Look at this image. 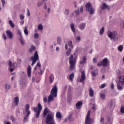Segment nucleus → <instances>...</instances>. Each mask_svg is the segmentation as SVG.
<instances>
[{
  "label": "nucleus",
  "instance_id": "29",
  "mask_svg": "<svg viewBox=\"0 0 124 124\" xmlns=\"http://www.w3.org/2000/svg\"><path fill=\"white\" fill-rule=\"evenodd\" d=\"M58 45H62V38L58 37L57 38Z\"/></svg>",
  "mask_w": 124,
  "mask_h": 124
},
{
  "label": "nucleus",
  "instance_id": "18",
  "mask_svg": "<svg viewBox=\"0 0 124 124\" xmlns=\"http://www.w3.org/2000/svg\"><path fill=\"white\" fill-rule=\"evenodd\" d=\"M6 34L7 36H8V38H9V39H12V37L13 36V33L12 32L9 30H8L6 31Z\"/></svg>",
  "mask_w": 124,
  "mask_h": 124
},
{
  "label": "nucleus",
  "instance_id": "17",
  "mask_svg": "<svg viewBox=\"0 0 124 124\" xmlns=\"http://www.w3.org/2000/svg\"><path fill=\"white\" fill-rule=\"evenodd\" d=\"M119 80L118 83H120L124 85V76H121L118 78Z\"/></svg>",
  "mask_w": 124,
  "mask_h": 124
},
{
  "label": "nucleus",
  "instance_id": "59",
  "mask_svg": "<svg viewBox=\"0 0 124 124\" xmlns=\"http://www.w3.org/2000/svg\"><path fill=\"white\" fill-rule=\"evenodd\" d=\"M11 120H12L13 122H15L16 121L15 118L12 116L11 117Z\"/></svg>",
  "mask_w": 124,
  "mask_h": 124
},
{
  "label": "nucleus",
  "instance_id": "22",
  "mask_svg": "<svg viewBox=\"0 0 124 124\" xmlns=\"http://www.w3.org/2000/svg\"><path fill=\"white\" fill-rule=\"evenodd\" d=\"M83 103L81 101H78L77 102V103L76 104V108L77 109H80L81 107H82Z\"/></svg>",
  "mask_w": 124,
  "mask_h": 124
},
{
  "label": "nucleus",
  "instance_id": "41",
  "mask_svg": "<svg viewBox=\"0 0 124 124\" xmlns=\"http://www.w3.org/2000/svg\"><path fill=\"white\" fill-rule=\"evenodd\" d=\"M91 74L93 77H95V76H96V74H97V73H95V71H94L92 72Z\"/></svg>",
  "mask_w": 124,
  "mask_h": 124
},
{
  "label": "nucleus",
  "instance_id": "24",
  "mask_svg": "<svg viewBox=\"0 0 124 124\" xmlns=\"http://www.w3.org/2000/svg\"><path fill=\"white\" fill-rule=\"evenodd\" d=\"M86 62H87V57L84 56L82 58V61H80L79 63L80 64H83V63H86Z\"/></svg>",
  "mask_w": 124,
  "mask_h": 124
},
{
  "label": "nucleus",
  "instance_id": "31",
  "mask_svg": "<svg viewBox=\"0 0 124 124\" xmlns=\"http://www.w3.org/2000/svg\"><path fill=\"white\" fill-rule=\"evenodd\" d=\"M56 117L58 119H62V114H61V112H57Z\"/></svg>",
  "mask_w": 124,
  "mask_h": 124
},
{
  "label": "nucleus",
  "instance_id": "23",
  "mask_svg": "<svg viewBox=\"0 0 124 124\" xmlns=\"http://www.w3.org/2000/svg\"><path fill=\"white\" fill-rule=\"evenodd\" d=\"M93 94H94V93L93 92V88H91L89 89V96L90 97H93Z\"/></svg>",
  "mask_w": 124,
  "mask_h": 124
},
{
  "label": "nucleus",
  "instance_id": "15",
  "mask_svg": "<svg viewBox=\"0 0 124 124\" xmlns=\"http://www.w3.org/2000/svg\"><path fill=\"white\" fill-rule=\"evenodd\" d=\"M124 84H123L120 82H117V89L119 91H123L124 90Z\"/></svg>",
  "mask_w": 124,
  "mask_h": 124
},
{
  "label": "nucleus",
  "instance_id": "60",
  "mask_svg": "<svg viewBox=\"0 0 124 124\" xmlns=\"http://www.w3.org/2000/svg\"><path fill=\"white\" fill-rule=\"evenodd\" d=\"M9 67H12V62H9Z\"/></svg>",
  "mask_w": 124,
  "mask_h": 124
},
{
  "label": "nucleus",
  "instance_id": "8",
  "mask_svg": "<svg viewBox=\"0 0 124 124\" xmlns=\"http://www.w3.org/2000/svg\"><path fill=\"white\" fill-rule=\"evenodd\" d=\"M107 35L108 37L110 38V39L115 40L117 35V32H112V31H108L107 32Z\"/></svg>",
  "mask_w": 124,
  "mask_h": 124
},
{
  "label": "nucleus",
  "instance_id": "12",
  "mask_svg": "<svg viewBox=\"0 0 124 124\" xmlns=\"http://www.w3.org/2000/svg\"><path fill=\"white\" fill-rule=\"evenodd\" d=\"M86 80V75L85 74V71H83L81 72V78L79 79V82H82L83 81Z\"/></svg>",
  "mask_w": 124,
  "mask_h": 124
},
{
  "label": "nucleus",
  "instance_id": "53",
  "mask_svg": "<svg viewBox=\"0 0 124 124\" xmlns=\"http://www.w3.org/2000/svg\"><path fill=\"white\" fill-rule=\"evenodd\" d=\"M27 15L28 16H31V12H30V10H29V9H27Z\"/></svg>",
  "mask_w": 124,
  "mask_h": 124
},
{
  "label": "nucleus",
  "instance_id": "49",
  "mask_svg": "<svg viewBox=\"0 0 124 124\" xmlns=\"http://www.w3.org/2000/svg\"><path fill=\"white\" fill-rule=\"evenodd\" d=\"M110 89L111 90H114V89H115V85H114V84H111V85H110Z\"/></svg>",
  "mask_w": 124,
  "mask_h": 124
},
{
  "label": "nucleus",
  "instance_id": "50",
  "mask_svg": "<svg viewBox=\"0 0 124 124\" xmlns=\"http://www.w3.org/2000/svg\"><path fill=\"white\" fill-rule=\"evenodd\" d=\"M76 39L78 40V41H80V40H81V37H80V36H78Z\"/></svg>",
  "mask_w": 124,
  "mask_h": 124
},
{
  "label": "nucleus",
  "instance_id": "44",
  "mask_svg": "<svg viewBox=\"0 0 124 124\" xmlns=\"http://www.w3.org/2000/svg\"><path fill=\"white\" fill-rule=\"evenodd\" d=\"M67 100L69 103H70L71 100H72V97H71L70 96H68Z\"/></svg>",
  "mask_w": 124,
  "mask_h": 124
},
{
  "label": "nucleus",
  "instance_id": "57",
  "mask_svg": "<svg viewBox=\"0 0 124 124\" xmlns=\"http://www.w3.org/2000/svg\"><path fill=\"white\" fill-rule=\"evenodd\" d=\"M83 6H81L80 8V12L82 13H83Z\"/></svg>",
  "mask_w": 124,
  "mask_h": 124
},
{
  "label": "nucleus",
  "instance_id": "21",
  "mask_svg": "<svg viewBox=\"0 0 124 124\" xmlns=\"http://www.w3.org/2000/svg\"><path fill=\"white\" fill-rule=\"evenodd\" d=\"M78 28L81 31H83L85 29V28H86V23H82L79 24Z\"/></svg>",
  "mask_w": 124,
  "mask_h": 124
},
{
  "label": "nucleus",
  "instance_id": "10",
  "mask_svg": "<svg viewBox=\"0 0 124 124\" xmlns=\"http://www.w3.org/2000/svg\"><path fill=\"white\" fill-rule=\"evenodd\" d=\"M18 34L19 35L20 38H19V40L20 41V43L21 45H25V41L23 40V36L22 35V32L20 30H18Z\"/></svg>",
  "mask_w": 124,
  "mask_h": 124
},
{
  "label": "nucleus",
  "instance_id": "7",
  "mask_svg": "<svg viewBox=\"0 0 124 124\" xmlns=\"http://www.w3.org/2000/svg\"><path fill=\"white\" fill-rule=\"evenodd\" d=\"M109 64V61L108 60V59L107 58H105L103 59V61L101 62H99L97 64L98 66H104L105 67H106L107 65Z\"/></svg>",
  "mask_w": 124,
  "mask_h": 124
},
{
  "label": "nucleus",
  "instance_id": "33",
  "mask_svg": "<svg viewBox=\"0 0 124 124\" xmlns=\"http://www.w3.org/2000/svg\"><path fill=\"white\" fill-rule=\"evenodd\" d=\"M104 31H105V29L104 28V27H102L100 30V32H99L100 34H101V35L103 34V33H104Z\"/></svg>",
  "mask_w": 124,
  "mask_h": 124
},
{
  "label": "nucleus",
  "instance_id": "14",
  "mask_svg": "<svg viewBox=\"0 0 124 124\" xmlns=\"http://www.w3.org/2000/svg\"><path fill=\"white\" fill-rule=\"evenodd\" d=\"M27 75L28 77L31 76V67L29 65L27 68Z\"/></svg>",
  "mask_w": 124,
  "mask_h": 124
},
{
  "label": "nucleus",
  "instance_id": "11",
  "mask_svg": "<svg viewBox=\"0 0 124 124\" xmlns=\"http://www.w3.org/2000/svg\"><path fill=\"white\" fill-rule=\"evenodd\" d=\"M48 113H50V110H49V108H48L46 107L44 110L43 114V118H45L46 116H47V114Z\"/></svg>",
  "mask_w": 124,
  "mask_h": 124
},
{
  "label": "nucleus",
  "instance_id": "54",
  "mask_svg": "<svg viewBox=\"0 0 124 124\" xmlns=\"http://www.w3.org/2000/svg\"><path fill=\"white\" fill-rule=\"evenodd\" d=\"M2 4V6H4V4H5V0H1Z\"/></svg>",
  "mask_w": 124,
  "mask_h": 124
},
{
  "label": "nucleus",
  "instance_id": "3",
  "mask_svg": "<svg viewBox=\"0 0 124 124\" xmlns=\"http://www.w3.org/2000/svg\"><path fill=\"white\" fill-rule=\"evenodd\" d=\"M24 115H25L24 118V122H27L28 118L31 115V110H30V105L26 104L25 107L24 111H23Z\"/></svg>",
  "mask_w": 124,
  "mask_h": 124
},
{
  "label": "nucleus",
  "instance_id": "4",
  "mask_svg": "<svg viewBox=\"0 0 124 124\" xmlns=\"http://www.w3.org/2000/svg\"><path fill=\"white\" fill-rule=\"evenodd\" d=\"M46 124H56L54 120V115L51 113L48 114L46 118Z\"/></svg>",
  "mask_w": 124,
  "mask_h": 124
},
{
  "label": "nucleus",
  "instance_id": "47",
  "mask_svg": "<svg viewBox=\"0 0 124 124\" xmlns=\"http://www.w3.org/2000/svg\"><path fill=\"white\" fill-rule=\"evenodd\" d=\"M75 13L77 14V15H80V12H79V9L78 10L75 11Z\"/></svg>",
  "mask_w": 124,
  "mask_h": 124
},
{
  "label": "nucleus",
  "instance_id": "42",
  "mask_svg": "<svg viewBox=\"0 0 124 124\" xmlns=\"http://www.w3.org/2000/svg\"><path fill=\"white\" fill-rule=\"evenodd\" d=\"M38 37H39V34H38V33H36L34 34V38H35V39H37Z\"/></svg>",
  "mask_w": 124,
  "mask_h": 124
},
{
  "label": "nucleus",
  "instance_id": "62",
  "mask_svg": "<svg viewBox=\"0 0 124 124\" xmlns=\"http://www.w3.org/2000/svg\"><path fill=\"white\" fill-rule=\"evenodd\" d=\"M97 62V60L95 58L93 59V62Z\"/></svg>",
  "mask_w": 124,
  "mask_h": 124
},
{
  "label": "nucleus",
  "instance_id": "35",
  "mask_svg": "<svg viewBox=\"0 0 124 124\" xmlns=\"http://www.w3.org/2000/svg\"><path fill=\"white\" fill-rule=\"evenodd\" d=\"M100 96L101 98L102 99H103V100H104V99H105L106 95L104 93H101L100 95Z\"/></svg>",
  "mask_w": 124,
  "mask_h": 124
},
{
  "label": "nucleus",
  "instance_id": "30",
  "mask_svg": "<svg viewBox=\"0 0 124 124\" xmlns=\"http://www.w3.org/2000/svg\"><path fill=\"white\" fill-rule=\"evenodd\" d=\"M108 7V5L106 4V3H104L102 5V6L101 7V10H104V9H106Z\"/></svg>",
  "mask_w": 124,
  "mask_h": 124
},
{
  "label": "nucleus",
  "instance_id": "64",
  "mask_svg": "<svg viewBox=\"0 0 124 124\" xmlns=\"http://www.w3.org/2000/svg\"><path fill=\"white\" fill-rule=\"evenodd\" d=\"M44 9H47V5H46V3H45Z\"/></svg>",
  "mask_w": 124,
  "mask_h": 124
},
{
  "label": "nucleus",
  "instance_id": "58",
  "mask_svg": "<svg viewBox=\"0 0 124 124\" xmlns=\"http://www.w3.org/2000/svg\"><path fill=\"white\" fill-rule=\"evenodd\" d=\"M69 93H70L71 92V86L69 85L68 86V90Z\"/></svg>",
  "mask_w": 124,
  "mask_h": 124
},
{
  "label": "nucleus",
  "instance_id": "34",
  "mask_svg": "<svg viewBox=\"0 0 124 124\" xmlns=\"http://www.w3.org/2000/svg\"><path fill=\"white\" fill-rule=\"evenodd\" d=\"M9 24L10 26H11V28H14L15 27V25H14V23L12 22V20H9Z\"/></svg>",
  "mask_w": 124,
  "mask_h": 124
},
{
  "label": "nucleus",
  "instance_id": "51",
  "mask_svg": "<svg viewBox=\"0 0 124 124\" xmlns=\"http://www.w3.org/2000/svg\"><path fill=\"white\" fill-rule=\"evenodd\" d=\"M2 37L4 39V40H6V39H7V38L6 37V35H5V34H3L2 35Z\"/></svg>",
  "mask_w": 124,
  "mask_h": 124
},
{
  "label": "nucleus",
  "instance_id": "1",
  "mask_svg": "<svg viewBox=\"0 0 124 124\" xmlns=\"http://www.w3.org/2000/svg\"><path fill=\"white\" fill-rule=\"evenodd\" d=\"M58 96V87L55 84L50 91V94L48 97L47 103L49 104L50 101H54L55 97Z\"/></svg>",
  "mask_w": 124,
  "mask_h": 124
},
{
  "label": "nucleus",
  "instance_id": "61",
  "mask_svg": "<svg viewBox=\"0 0 124 124\" xmlns=\"http://www.w3.org/2000/svg\"><path fill=\"white\" fill-rule=\"evenodd\" d=\"M18 63L19 64H21V63H22V60H21V59H19L18 60Z\"/></svg>",
  "mask_w": 124,
  "mask_h": 124
},
{
  "label": "nucleus",
  "instance_id": "2",
  "mask_svg": "<svg viewBox=\"0 0 124 124\" xmlns=\"http://www.w3.org/2000/svg\"><path fill=\"white\" fill-rule=\"evenodd\" d=\"M76 59L77 57L73 59V55H71L69 58V63L70 64L69 69L71 71H72L75 67V64H76Z\"/></svg>",
  "mask_w": 124,
  "mask_h": 124
},
{
  "label": "nucleus",
  "instance_id": "38",
  "mask_svg": "<svg viewBox=\"0 0 124 124\" xmlns=\"http://www.w3.org/2000/svg\"><path fill=\"white\" fill-rule=\"evenodd\" d=\"M123 49H124V46H119L118 47V51H120V52H122L123 51Z\"/></svg>",
  "mask_w": 124,
  "mask_h": 124
},
{
  "label": "nucleus",
  "instance_id": "26",
  "mask_svg": "<svg viewBox=\"0 0 124 124\" xmlns=\"http://www.w3.org/2000/svg\"><path fill=\"white\" fill-rule=\"evenodd\" d=\"M70 28L71 31H73V33H75V26L74 23H71L70 25Z\"/></svg>",
  "mask_w": 124,
  "mask_h": 124
},
{
  "label": "nucleus",
  "instance_id": "55",
  "mask_svg": "<svg viewBox=\"0 0 124 124\" xmlns=\"http://www.w3.org/2000/svg\"><path fill=\"white\" fill-rule=\"evenodd\" d=\"M105 88V84L103 83L100 86V89H104Z\"/></svg>",
  "mask_w": 124,
  "mask_h": 124
},
{
  "label": "nucleus",
  "instance_id": "56",
  "mask_svg": "<svg viewBox=\"0 0 124 124\" xmlns=\"http://www.w3.org/2000/svg\"><path fill=\"white\" fill-rule=\"evenodd\" d=\"M43 100H44V102L45 103H46V102H47V97H44L43 98Z\"/></svg>",
  "mask_w": 124,
  "mask_h": 124
},
{
  "label": "nucleus",
  "instance_id": "48",
  "mask_svg": "<svg viewBox=\"0 0 124 124\" xmlns=\"http://www.w3.org/2000/svg\"><path fill=\"white\" fill-rule=\"evenodd\" d=\"M36 66H38V67L40 68V67H41V64H40V62H37Z\"/></svg>",
  "mask_w": 124,
  "mask_h": 124
},
{
  "label": "nucleus",
  "instance_id": "20",
  "mask_svg": "<svg viewBox=\"0 0 124 124\" xmlns=\"http://www.w3.org/2000/svg\"><path fill=\"white\" fill-rule=\"evenodd\" d=\"M35 50H36V47H35V46H33V45H31V46L30 48H29V52L30 53H32V52H34Z\"/></svg>",
  "mask_w": 124,
  "mask_h": 124
},
{
  "label": "nucleus",
  "instance_id": "13",
  "mask_svg": "<svg viewBox=\"0 0 124 124\" xmlns=\"http://www.w3.org/2000/svg\"><path fill=\"white\" fill-rule=\"evenodd\" d=\"M67 46H69V47H70V48H73V45L72 44V41H69L67 42V44H65V50H67V49H68V47H67Z\"/></svg>",
  "mask_w": 124,
  "mask_h": 124
},
{
  "label": "nucleus",
  "instance_id": "52",
  "mask_svg": "<svg viewBox=\"0 0 124 124\" xmlns=\"http://www.w3.org/2000/svg\"><path fill=\"white\" fill-rule=\"evenodd\" d=\"M41 4H43V2H41L37 3V6L38 7H40L41 6Z\"/></svg>",
  "mask_w": 124,
  "mask_h": 124
},
{
  "label": "nucleus",
  "instance_id": "43",
  "mask_svg": "<svg viewBox=\"0 0 124 124\" xmlns=\"http://www.w3.org/2000/svg\"><path fill=\"white\" fill-rule=\"evenodd\" d=\"M120 112H121L122 114H124V106H122L121 107Z\"/></svg>",
  "mask_w": 124,
  "mask_h": 124
},
{
  "label": "nucleus",
  "instance_id": "19",
  "mask_svg": "<svg viewBox=\"0 0 124 124\" xmlns=\"http://www.w3.org/2000/svg\"><path fill=\"white\" fill-rule=\"evenodd\" d=\"M14 106H18L19 104V97H16L14 99Z\"/></svg>",
  "mask_w": 124,
  "mask_h": 124
},
{
  "label": "nucleus",
  "instance_id": "28",
  "mask_svg": "<svg viewBox=\"0 0 124 124\" xmlns=\"http://www.w3.org/2000/svg\"><path fill=\"white\" fill-rule=\"evenodd\" d=\"M69 79L70 80H71V81H73V79H74V73H72L69 77Z\"/></svg>",
  "mask_w": 124,
  "mask_h": 124
},
{
  "label": "nucleus",
  "instance_id": "25",
  "mask_svg": "<svg viewBox=\"0 0 124 124\" xmlns=\"http://www.w3.org/2000/svg\"><path fill=\"white\" fill-rule=\"evenodd\" d=\"M49 79L50 83H52L54 80V74H53L52 73L50 74L49 77Z\"/></svg>",
  "mask_w": 124,
  "mask_h": 124
},
{
  "label": "nucleus",
  "instance_id": "36",
  "mask_svg": "<svg viewBox=\"0 0 124 124\" xmlns=\"http://www.w3.org/2000/svg\"><path fill=\"white\" fill-rule=\"evenodd\" d=\"M38 30H39V31H42V30H43V26H42V24H39L38 26Z\"/></svg>",
  "mask_w": 124,
  "mask_h": 124
},
{
  "label": "nucleus",
  "instance_id": "40",
  "mask_svg": "<svg viewBox=\"0 0 124 124\" xmlns=\"http://www.w3.org/2000/svg\"><path fill=\"white\" fill-rule=\"evenodd\" d=\"M71 48H69L68 49V51L66 52V55L68 56L69 55H70V53L71 52Z\"/></svg>",
  "mask_w": 124,
  "mask_h": 124
},
{
  "label": "nucleus",
  "instance_id": "5",
  "mask_svg": "<svg viewBox=\"0 0 124 124\" xmlns=\"http://www.w3.org/2000/svg\"><path fill=\"white\" fill-rule=\"evenodd\" d=\"M86 10L89 12L90 15H93V14H94L95 12V9L93 8L92 6V4L90 2H88L85 5Z\"/></svg>",
  "mask_w": 124,
  "mask_h": 124
},
{
  "label": "nucleus",
  "instance_id": "9",
  "mask_svg": "<svg viewBox=\"0 0 124 124\" xmlns=\"http://www.w3.org/2000/svg\"><path fill=\"white\" fill-rule=\"evenodd\" d=\"M91 115V111L89 110L87 116L85 119V124H93V119L90 118V116Z\"/></svg>",
  "mask_w": 124,
  "mask_h": 124
},
{
  "label": "nucleus",
  "instance_id": "27",
  "mask_svg": "<svg viewBox=\"0 0 124 124\" xmlns=\"http://www.w3.org/2000/svg\"><path fill=\"white\" fill-rule=\"evenodd\" d=\"M5 90H6V91H9V90H10V89L11 88V86H10V84H9L8 83H5Z\"/></svg>",
  "mask_w": 124,
  "mask_h": 124
},
{
  "label": "nucleus",
  "instance_id": "16",
  "mask_svg": "<svg viewBox=\"0 0 124 124\" xmlns=\"http://www.w3.org/2000/svg\"><path fill=\"white\" fill-rule=\"evenodd\" d=\"M33 111L36 112L35 116L37 119H38L39 118V115H40V110H37V107H35L33 108Z\"/></svg>",
  "mask_w": 124,
  "mask_h": 124
},
{
  "label": "nucleus",
  "instance_id": "39",
  "mask_svg": "<svg viewBox=\"0 0 124 124\" xmlns=\"http://www.w3.org/2000/svg\"><path fill=\"white\" fill-rule=\"evenodd\" d=\"M24 32L26 35H28L29 34V31L27 29V27H25L24 30Z\"/></svg>",
  "mask_w": 124,
  "mask_h": 124
},
{
  "label": "nucleus",
  "instance_id": "46",
  "mask_svg": "<svg viewBox=\"0 0 124 124\" xmlns=\"http://www.w3.org/2000/svg\"><path fill=\"white\" fill-rule=\"evenodd\" d=\"M19 17H20V20H24V19H25V16H24V15L22 14L20 15Z\"/></svg>",
  "mask_w": 124,
  "mask_h": 124
},
{
  "label": "nucleus",
  "instance_id": "45",
  "mask_svg": "<svg viewBox=\"0 0 124 124\" xmlns=\"http://www.w3.org/2000/svg\"><path fill=\"white\" fill-rule=\"evenodd\" d=\"M68 119L70 122L73 121L74 120L73 118H72V116L71 115L68 116Z\"/></svg>",
  "mask_w": 124,
  "mask_h": 124
},
{
  "label": "nucleus",
  "instance_id": "6",
  "mask_svg": "<svg viewBox=\"0 0 124 124\" xmlns=\"http://www.w3.org/2000/svg\"><path fill=\"white\" fill-rule=\"evenodd\" d=\"M39 60V56H38V53H37V51H36L34 54V56L31 58V61L32 62L31 64V66H33L36 63V62Z\"/></svg>",
  "mask_w": 124,
  "mask_h": 124
},
{
  "label": "nucleus",
  "instance_id": "63",
  "mask_svg": "<svg viewBox=\"0 0 124 124\" xmlns=\"http://www.w3.org/2000/svg\"><path fill=\"white\" fill-rule=\"evenodd\" d=\"M10 71H11V72H13V71H14V68H11L10 69Z\"/></svg>",
  "mask_w": 124,
  "mask_h": 124
},
{
  "label": "nucleus",
  "instance_id": "37",
  "mask_svg": "<svg viewBox=\"0 0 124 124\" xmlns=\"http://www.w3.org/2000/svg\"><path fill=\"white\" fill-rule=\"evenodd\" d=\"M64 14L65 15H69V9H65V12Z\"/></svg>",
  "mask_w": 124,
  "mask_h": 124
},
{
  "label": "nucleus",
  "instance_id": "32",
  "mask_svg": "<svg viewBox=\"0 0 124 124\" xmlns=\"http://www.w3.org/2000/svg\"><path fill=\"white\" fill-rule=\"evenodd\" d=\"M37 107L38 108H37V111H40L41 112V110H42V106H41L40 103L38 104Z\"/></svg>",
  "mask_w": 124,
  "mask_h": 124
}]
</instances>
